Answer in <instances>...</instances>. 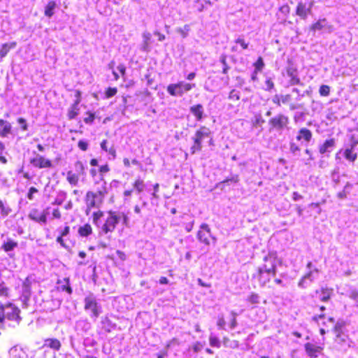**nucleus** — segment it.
I'll return each mask as SVG.
<instances>
[{
  "label": "nucleus",
  "mask_w": 358,
  "mask_h": 358,
  "mask_svg": "<svg viewBox=\"0 0 358 358\" xmlns=\"http://www.w3.org/2000/svg\"><path fill=\"white\" fill-rule=\"evenodd\" d=\"M84 308L86 311H90V317L96 320V318L102 313V307L101 304L97 302L96 296L92 293L89 294L84 299Z\"/></svg>",
  "instance_id": "f257e3e1"
},
{
  "label": "nucleus",
  "mask_w": 358,
  "mask_h": 358,
  "mask_svg": "<svg viewBox=\"0 0 358 358\" xmlns=\"http://www.w3.org/2000/svg\"><path fill=\"white\" fill-rule=\"evenodd\" d=\"M210 135V129L205 126H201L192 137L194 143L190 148L191 154L193 155L196 152L201 151L202 150V141L206 138H208Z\"/></svg>",
  "instance_id": "f03ea898"
},
{
  "label": "nucleus",
  "mask_w": 358,
  "mask_h": 358,
  "mask_svg": "<svg viewBox=\"0 0 358 358\" xmlns=\"http://www.w3.org/2000/svg\"><path fill=\"white\" fill-rule=\"evenodd\" d=\"M195 87V84L179 81L177 83L169 84L166 87L167 92L173 96L182 97L185 93Z\"/></svg>",
  "instance_id": "7ed1b4c3"
},
{
  "label": "nucleus",
  "mask_w": 358,
  "mask_h": 358,
  "mask_svg": "<svg viewBox=\"0 0 358 358\" xmlns=\"http://www.w3.org/2000/svg\"><path fill=\"white\" fill-rule=\"evenodd\" d=\"M289 119L288 116L279 113L268 120L269 131L273 130L282 132L284 129H288Z\"/></svg>",
  "instance_id": "20e7f679"
},
{
  "label": "nucleus",
  "mask_w": 358,
  "mask_h": 358,
  "mask_svg": "<svg viewBox=\"0 0 358 358\" xmlns=\"http://www.w3.org/2000/svg\"><path fill=\"white\" fill-rule=\"evenodd\" d=\"M264 264L259 266V268L264 269L267 273H273V277H275L277 273V255L274 252H269L264 258Z\"/></svg>",
  "instance_id": "39448f33"
},
{
  "label": "nucleus",
  "mask_w": 358,
  "mask_h": 358,
  "mask_svg": "<svg viewBox=\"0 0 358 358\" xmlns=\"http://www.w3.org/2000/svg\"><path fill=\"white\" fill-rule=\"evenodd\" d=\"M196 238L201 243L207 246L210 245V240H213L215 242L216 241V238L212 235L209 225L206 223H202L200 225V229L197 232Z\"/></svg>",
  "instance_id": "423d86ee"
},
{
  "label": "nucleus",
  "mask_w": 358,
  "mask_h": 358,
  "mask_svg": "<svg viewBox=\"0 0 358 358\" xmlns=\"http://www.w3.org/2000/svg\"><path fill=\"white\" fill-rule=\"evenodd\" d=\"M315 4L314 0H305L299 1L296 8V15L302 20H306L312 14V8Z\"/></svg>",
  "instance_id": "0eeeda50"
},
{
  "label": "nucleus",
  "mask_w": 358,
  "mask_h": 358,
  "mask_svg": "<svg viewBox=\"0 0 358 358\" xmlns=\"http://www.w3.org/2000/svg\"><path fill=\"white\" fill-rule=\"evenodd\" d=\"M104 199L101 193H96L88 191L86 194L85 201L88 209L96 208H99L103 202Z\"/></svg>",
  "instance_id": "6e6552de"
},
{
  "label": "nucleus",
  "mask_w": 358,
  "mask_h": 358,
  "mask_svg": "<svg viewBox=\"0 0 358 358\" xmlns=\"http://www.w3.org/2000/svg\"><path fill=\"white\" fill-rule=\"evenodd\" d=\"M108 215L105 221V223L101 227V231L104 234L112 232L115 230L116 225L118 224V219L117 216V212L109 211Z\"/></svg>",
  "instance_id": "1a4fd4ad"
},
{
  "label": "nucleus",
  "mask_w": 358,
  "mask_h": 358,
  "mask_svg": "<svg viewBox=\"0 0 358 358\" xmlns=\"http://www.w3.org/2000/svg\"><path fill=\"white\" fill-rule=\"evenodd\" d=\"M20 310L11 303L4 304V317L9 320L17 322V324L21 321L20 316Z\"/></svg>",
  "instance_id": "9d476101"
},
{
  "label": "nucleus",
  "mask_w": 358,
  "mask_h": 358,
  "mask_svg": "<svg viewBox=\"0 0 358 358\" xmlns=\"http://www.w3.org/2000/svg\"><path fill=\"white\" fill-rule=\"evenodd\" d=\"M48 208L43 212H41L37 208H31L28 214V217L35 222L45 224L47 223V215L48 214Z\"/></svg>",
  "instance_id": "9b49d317"
},
{
  "label": "nucleus",
  "mask_w": 358,
  "mask_h": 358,
  "mask_svg": "<svg viewBox=\"0 0 358 358\" xmlns=\"http://www.w3.org/2000/svg\"><path fill=\"white\" fill-rule=\"evenodd\" d=\"M34 154L36 155V157L31 159L30 160V163L34 166L38 167L39 169L52 167V164L50 160L45 159L38 154H36V152H34Z\"/></svg>",
  "instance_id": "f8f14e48"
},
{
  "label": "nucleus",
  "mask_w": 358,
  "mask_h": 358,
  "mask_svg": "<svg viewBox=\"0 0 358 358\" xmlns=\"http://www.w3.org/2000/svg\"><path fill=\"white\" fill-rule=\"evenodd\" d=\"M271 277H273V273H267L264 271V269L259 268L257 273L253 274V278L258 280L261 287H264L268 282H269Z\"/></svg>",
  "instance_id": "ddd939ff"
},
{
  "label": "nucleus",
  "mask_w": 358,
  "mask_h": 358,
  "mask_svg": "<svg viewBox=\"0 0 358 358\" xmlns=\"http://www.w3.org/2000/svg\"><path fill=\"white\" fill-rule=\"evenodd\" d=\"M287 74L290 78L289 84L292 86L299 85H303V83L301 81L298 76L297 69L292 64L289 65L287 68Z\"/></svg>",
  "instance_id": "4468645a"
},
{
  "label": "nucleus",
  "mask_w": 358,
  "mask_h": 358,
  "mask_svg": "<svg viewBox=\"0 0 358 358\" xmlns=\"http://www.w3.org/2000/svg\"><path fill=\"white\" fill-rule=\"evenodd\" d=\"M313 138V134L310 130L307 128H301L299 130L297 136L296 137V140L301 141V143H305L307 145Z\"/></svg>",
  "instance_id": "2eb2a0df"
},
{
  "label": "nucleus",
  "mask_w": 358,
  "mask_h": 358,
  "mask_svg": "<svg viewBox=\"0 0 358 358\" xmlns=\"http://www.w3.org/2000/svg\"><path fill=\"white\" fill-rule=\"evenodd\" d=\"M31 282L29 278L27 277L23 282L22 287V298L24 303H27L30 299L31 294Z\"/></svg>",
  "instance_id": "dca6fc26"
},
{
  "label": "nucleus",
  "mask_w": 358,
  "mask_h": 358,
  "mask_svg": "<svg viewBox=\"0 0 358 358\" xmlns=\"http://www.w3.org/2000/svg\"><path fill=\"white\" fill-rule=\"evenodd\" d=\"M17 246V242L12 240L10 238H7L6 240L3 241L1 249L7 252L8 256L12 258L14 257V254L10 252H13Z\"/></svg>",
  "instance_id": "f3484780"
},
{
  "label": "nucleus",
  "mask_w": 358,
  "mask_h": 358,
  "mask_svg": "<svg viewBox=\"0 0 358 358\" xmlns=\"http://www.w3.org/2000/svg\"><path fill=\"white\" fill-rule=\"evenodd\" d=\"M336 147V141L334 138L326 140L322 145L319 146V152L324 155L330 153Z\"/></svg>",
  "instance_id": "a211bd4d"
},
{
  "label": "nucleus",
  "mask_w": 358,
  "mask_h": 358,
  "mask_svg": "<svg viewBox=\"0 0 358 358\" xmlns=\"http://www.w3.org/2000/svg\"><path fill=\"white\" fill-rule=\"evenodd\" d=\"M357 145V143L351 144L350 148H345L343 152V157L350 162L354 163L357 158V154L355 152V148Z\"/></svg>",
  "instance_id": "6ab92c4d"
},
{
  "label": "nucleus",
  "mask_w": 358,
  "mask_h": 358,
  "mask_svg": "<svg viewBox=\"0 0 358 358\" xmlns=\"http://www.w3.org/2000/svg\"><path fill=\"white\" fill-rule=\"evenodd\" d=\"M189 111L195 117L196 121L200 122L205 117V115H204V108L200 103L192 106L189 108Z\"/></svg>",
  "instance_id": "aec40b11"
},
{
  "label": "nucleus",
  "mask_w": 358,
  "mask_h": 358,
  "mask_svg": "<svg viewBox=\"0 0 358 358\" xmlns=\"http://www.w3.org/2000/svg\"><path fill=\"white\" fill-rule=\"evenodd\" d=\"M143 42L141 46V50L148 52L150 51V45L152 43V35L148 31H144L142 34Z\"/></svg>",
  "instance_id": "412c9836"
},
{
  "label": "nucleus",
  "mask_w": 358,
  "mask_h": 358,
  "mask_svg": "<svg viewBox=\"0 0 358 358\" xmlns=\"http://www.w3.org/2000/svg\"><path fill=\"white\" fill-rule=\"evenodd\" d=\"M333 294V289L328 287H322L320 290L316 291V295L322 302H327Z\"/></svg>",
  "instance_id": "4be33fe9"
},
{
  "label": "nucleus",
  "mask_w": 358,
  "mask_h": 358,
  "mask_svg": "<svg viewBox=\"0 0 358 358\" xmlns=\"http://www.w3.org/2000/svg\"><path fill=\"white\" fill-rule=\"evenodd\" d=\"M76 100L73 103V104L71 106V108L69 111V119H74L78 115V110H79V103L80 102V92L79 91H76Z\"/></svg>",
  "instance_id": "5701e85b"
},
{
  "label": "nucleus",
  "mask_w": 358,
  "mask_h": 358,
  "mask_svg": "<svg viewBox=\"0 0 358 358\" xmlns=\"http://www.w3.org/2000/svg\"><path fill=\"white\" fill-rule=\"evenodd\" d=\"M10 358H33V357H29L27 352L18 346H14L9 350Z\"/></svg>",
  "instance_id": "b1692460"
},
{
  "label": "nucleus",
  "mask_w": 358,
  "mask_h": 358,
  "mask_svg": "<svg viewBox=\"0 0 358 358\" xmlns=\"http://www.w3.org/2000/svg\"><path fill=\"white\" fill-rule=\"evenodd\" d=\"M57 284L59 285L57 289L62 292H66L69 294H71L73 292V289L70 286V280L68 278H64L62 280H58Z\"/></svg>",
  "instance_id": "393cba45"
},
{
  "label": "nucleus",
  "mask_w": 358,
  "mask_h": 358,
  "mask_svg": "<svg viewBox=\"0 0 358 358\" xmlns=\"http://www.w3.org/2000/svg\"><path fill=\"white\" fill-rule=\"evenodd\" d=\"M11 124L8 121L0 120V136L6 137L11 132Z\"/></svg>",
  "instance_id": "a878e982"
},
{
  "label": "nucleus",
  "mask_w": 358,
  "mask_h": 358,
  "mask_svg": "<svg viewBox=\"0 0 358 358\" xmlns=\"http://www.w3.org/2000/svg\"><path fill=\"white\" fill-rule=\"evenodd\" d=\"M335 342L343 348H350L348 336L344 333L336 334Z\"/></svg>",
  "instance_id": "bb28decb"
},
{
  "label": "nucleus",
  "mask_w": 358,
  "mask_h": 358,
  "mask_svg": "<svg viewBox=\"0 0 358 358\" xmlns=\"http://www.w3.org/2000/svg\"><path fill=\"white\" fill-rule=\"evenodd\" d=\"M92 326L87 320H80L76 324V329L78 331L87 333Z\"/></svg>",
  "instance_id": "cd10ccee"
},
{
  "label": "nucleus",
  "mask_w": 358,
  "mask_h": 358,
  "mask_svg": "<svg viewBox=\"0 0 358 358\" xmlns=\"http://www.w3.org/2000/svg\"><path fill=\"white\" fill-rule=\"evenodd\" d=\"M353 185L350 182H347L343 187V189L342 191L339 192L336 196L338 199L343 200L348 198V196L350 194L351 189H352Z\"/></svg>",
  "instance_id": "c85d7f7f"
},
{
  "label": "nucleus",
  "mask_w": 358,
  "mask_h": 358,
  "mask_svg": "<svg viewBox=\"0 0 358 358\" xmlns=\"http://www.w3.org/2000/svg\"><path fill=\"white\" fill-rule=\"evenodd\" d=\"M305 350L309 356L317 357V354L321 352L322 348L319 346H315L312 343H308L305 344Z\"/></svg>",
  "instance_id": "c756f323"
},
{
  "label": "nucleus",
  "mask_w": 358,
  "mask_h": 358,
  "mask_svg": "<svg viewBox=\"0 0 358 358\" xmlns=\"http://www.w3.org/2000/svg\"><path fill=\"white\" fill-rule=\"evenodd\" d=\"M61 343L57 338H47L45 340L44 347H48L54 350H59L61 348Z\"/></svg>",
  "instance_id": "7c9ffc66"
},
{
  "label": "nucleus",
  "mask_w": 358,
  "mask_h": 358,
  "mask_svg": "<svg viewBox=\"0 0 358 358\" xmlns=\"http://www.w3.org/2000/svg\"><path fill=\"white\" fill-rule=\"evenodd\" d=\"M328 26L327 20L325 18L320 19L317 22L314 23L310 29L313 31L322 30Z\"/></svg>",
  "instance_id": "2f4dec72"
},
{
  "label": "nucleus",
  "mask_w": 358,
  "mask_h": 358,
  "mask_svg": "<svg viewBox=\"0 0 358 358\" xmlns=\"http://www.w3.org/2000/svg\"><path fill=\"white\" fill-rule=\"evenodd\" d=\"M57 6V3L55 1H50L46 5L45 8V15L51 17L54 15V10Z\"/></svg>",
  "instance_id": "473e14b6"
},
{
  "label": "nucleus",
  "mask_w": 358,
  "mask_h": 358,
  "mask_svg": "<svg viewBox=\"0 0 358 358\" xmlns=\"http://www.w3.org/2000/svg\"><path fill=\"white\" fill-rule=\"evenodd\" d=\"M92 233V229L89 224H85L78 229V234L80 236L87 237Z\"/></svg>",
  "instance_id": "72a5a7b5"
},
{
  "label": "nucleus",
  "mask_w": 358,
  "mask_h": 358,
  "mask_svg": "<svg viewBox=\"0 0 358 358\" xmlns=\"http://www.w3.org/2000/svg\"><path fill=\"white\" fill-rule=\"evenodd\" d=\"M100 181L102 182L101 186L96 192L100 194L101 193V194H103V198L104 199L105 196L108 194L109 188L107 187V182L103 176L100 177Z\"/></svg>",
  "instance_id": "f704fd0d"
},
{
  "label": "nucleus",
  "mask_w": 358,
  "mask_h": 358,
  "mask_svg": "<svg viewBox=\"0 0 358 358\" xmlns=\"http://www.w3.org/2000/svg\"><path fill=\"white\" fill-rule=\"evenodd\" d=\"M66 179L71 185L76 186L78 183L79 176L78 174L73 173L71 171H69L67 172Z\"/></svg>",
  "instance_id": "c9c22d12"
},
{
  "label": "nucleus",
  "mask_w": 358,
  "mask_h": 358,
  "mask_svg": "<svg viewBox=\"0 0 358 358\" xmlns=\"http://www.w3.org/2000/svg\"><path fill=\"white\" fill-rule=\"evenodd\" d=\"M11 212L10 207L0 200V217H6Z\"/></svg>",
  "instance_id": "e433bc0d"
},
{
  "label": "nucleus",
  "mask_w": 358,
  "mask_h": 358,
  "mask_svg": "<svg viewBox=\"0 0 358 358\" xmlns=\"http://www.w3.org/2000/svg\"><path fill=\"white\" fill-rule=\"evenodd\" d=\"M346 322L343 319H339L335 324L334 331L335 334H340L343 332V328L345 327Z\"/></svg>",
  "instance_id": "4c0bfd02"
},
{
  "label": "nucleus",
  "mask_w": 358,
  "mask_h": 358,
  "mask_svg": "<svg viewBox=\"0 0 358 358\" xmlns=\"http://www.w3.org/2000/svg\"><path fill=\"white\" fill-rule=\"evenodd\" d=\"M223 344L225 347H228L232 349L238 348L239 346V343L238 341H230L227 337H224L223 338Z\"/></svg>",
  "instance_id": "58836bf2"
},
{
  "label": "nucleus",
  "mask_w": 358,
  "mask_h": 358,
  "mask_svg": "<svg viewBox=\"0 0 358 358\" xmlns=\"http://www.w3.org/2000/svg\"><path fill=\"white\" fill-rule=\"evenodd\" d=\"M348 296L355 302V306L358 308V289L355 288L350 289L348 292Z\"/></svg>",
  "instance_id": "ea45409f"
},
{
  "label": "nucleus",
  "mask_w": 358,
  "mask_h": 358,
  "mask_svg": "<svg viewBox=\"0 0 358 358\" xmlns=\"http://www.w3.org/2000/svg\"><path fill=\"white\" fill-rule=\"evenodd\" d=\"M265 122V120L263 119L261 114H255L253 119L252 120V123L253 127H262V124Z\"/></svg>",
  "instance_id": "a19ab883"
},
{
  "label": "nucleus",
  "mask_w": 358,
  "mask_h": 358,
  "mask_svg": "<svg viewBox=\"0 0 358 358\" xmlns=\"http://www.w3.org/2000/svg\"><path fill=\"white\" fill-rule=\"evenodd\" d=\"M318 269L314 268L313 271H309L308 273L305 275V278L311 283L317 277Z\"/></svg>",
  "instance_id": "79ce46f5"
},
{
  "label": "nucleus",
  "mask_w": 358,
  "mask_h": 358,
  "mask_svg": "<svg viewBox=\"0 0 358 358\" xmlns=\"http://www.w3.org/2000/svg\"><path fill=\"white\" fill-rule=\"evenodd\" d=\"M117 218H119L118 219V223L120 221H122V224L124 226L128 227L129 219L124 213H122V212H117Z\"/></svg>",
  "instance_id": "37998d69"
},
{
  "label": "nucleus",
  "mask_w": 358,
  "mask_h": 358,
  "mask_svg": "<svg viewBox=\"0 0 358 358\" xmlns=\"http://www.w3.org/2000/svg\"><path fill=\"white\" fill-rule=\"evenodd\" d=\"M75 169L77 172L76 174H78V176H80V175L84 176L85 174V166L80 161H77L76 162Z\"/></svg>",
  "instance_id": "c03bdc74"
},
{
  "label": "nucleus",
  "mask_w": 358,
  "mask_h": 358,
  "mask_svg": "<svg viewBox=\"0 0 358 358\" xmlns=\"http://www.w3.org/2000/svg\"><path fill=\"white\" fill-rule=\"evenodd\" d=\"M331 180L334 182V187H336V185L339 184L340 182V176L338 174V171L336 169L332 171L331 173Z\"/></svg>",
  "instance_id": "a18cd8bd"
},
{
  "label": "nucleus",
  "mask_w": 358,
  "mask_h": 358,
  "mask_svg": "<svg viewBox=\"0 0 358 358\" xmlns=\"http://www.w3.org/2000/svg\"><path fill=\"white\" fill-rule=\"evenodd\" d=\"M209 342H210V345L212 347H215V348H220L221 343H220V339L217 337L210 335V338H209Z\"/></svg>",
  "instance_id": "49530a36"
},
{
  "label": "nucleus",
  "mask_w": 358,
  "mask_h": 358,
  "mask_svg": "<svg viewBox=\"0 0 358 358\" xmlns=\"http://www.w3.org/2000/svg\"><path fill=\"white\" fill-rule=\"evenodd\" d=\"M319 93L321 96H327L330 94V87L328 85H322L320 86Z\"/></svg>",
  "instance_id": "de8ad7c7"
},
{
  "label": "nucleus",
  "mask_w": 358,
  "mask_h": 358,
  "mask_svg": "<svg viewBox=\"0 0 358 358\" xmlns=\"http://www.w3.org/2000/svg\"><path fill=\"white\" fill-rule=\"evenodd\" d=\"M117 92L116 87H108L105 92V98L109 99L114 96Z\"/></svg>",
  "instance_id": "09e8293b"
},
{
  "label": "nucleus",
  "mask_w": 358,
  "mask_h": 358,
  "mask_svg": "<svg viewBox=\"0 0 358 358\" xmlns=\"http://www.w3.org/2000/svg\"><path fill=\"white\" fill-rule=\"evenodd\" d=\"M144 186L145 185L143 180L141 179L136 180L134 184V187L138 191V193L143 190Z\"/></svg>",
  "instance_id": "8fccbe9b"
},
{
  "label": "nucleus",
  "mask_w": 358,
  "mask_h": 358,
  "mask_svg": "<svg viewBox=\"0 0 358 358\" xmlns=\"http://www.w3.org/2000/svg\"><path fill=\"white\" fill-rule=\"evenodd\" d=\"M8 288L6 286L4 282H0V296H8Z\"/></svg>",
  "instance_id": "3c124183"
},
{
  "label": "nucleus",
  "mask_w": 358,
  "mask_h": 358,
  "mask_svg": "<svg viewBox=\"0 0 358 358\" xmlns=\"http://www.w3.org/2000/svg\"><path fill=\"white\" fill-rule=\"evenodd\" d=\"M254 65H255V71H257L259 72L262 71V70L264 66L263 59L261 57H259L257 59V60L256 61V62L254 64Z\"/></svg>",
  "instance_id": "603ef678"
},
{
  "label": "nucleus",
  "mask_w": 358,
  "mask_h": 358,
  "mask_svg": "<svg viewBox=\"0 0 358 358\" xmlns=\"http://www.w3.org/2000/svg\"><path fill=\"white\" fill-rule=\"evenodd\" d=\"M189 31V26L188 24H185L184 26V29H182V28L177 29V32L180 34L181 36H182V38H184L187 36V34H188L187 33Z\"/></svg>",
  "instance_id": "864d4df0"
},
{
  "label": "nucleus",
  "mask_w": 358,
  "mask_h": 358,
  "mask_svg": "<svg viewBox=\"0 0 358 358\" xmlns=\"http://www.w3.org/2000/svg\"><path fill=\"white\" fill-rule=\"evenodd\" d=\"M220 62L223 65V68H222V73L224 74H227L228 73V71L229 69V66H228V64H227V59H226V57L225 56H222L220 57Z\"/></svg>",
  "instance_id": "5fc2aeb1"
},
{
  "label": "nucleus",
  "mask_w": 358,
  "mask_h": 358,
  "mask_svg": "<svg viewBox=\"0 0 358 358\" xmlns=\"http://www.w3.org/2000/svg\"><path fill=\"white\" fill-rule=\"evenodd\" d=\"M312 94V89L310 87H309V88L305 91H303L302 93H301V95H299V96H296L295 98V100L296 101H301V99H303V97H304L305 96H310Z\"/></svg>",
  "instance_id": "6e6d98bb"
},
{
  "label": "nucleus",
  "mask_w": 358,
  "mask_h": 358,
  "mask_svg": "<svg viewBox=\"0 0 358 358\" xmlns=\"http://www.w3.org/2000/svg\"><path fill=\"white\" fill-rule=\"evenodd\" d=\"M103 215V213L101 210H99L97 212H94L93 213V222L95 224H99V221L100 218Z\"/></svg>",
  "instance_id": "4d7b16f0"
},
{
  "label": "nucleus",
  "mask_w": 358,
  "mask_h": 358,
  "mask_svg": "<svg viewBox=\"0 0 358 358\" xmlns=\"http://www.w3.org/2000/svg\"><path fill=\"white\" fill-rule=\"evenodd\" d=\"M265 90L271 92L274 89V83L271 78H267L265 81Z\"/></svg>",
  "instance_id": "13d9d810"
},
{
  "label": "nucleus",
  "mask_w": 358,
  "mask_h": 358,
  "mask_svg": "<svg viewBox=\"0 0 358 358\" xmlns=\"http://www.w3.org/2000/svg\"><path fill=\"white\" fill-rule=\"evenodd\" d=\"M289 150L293 155H296L300 151V148L296 143H290Z\"/></svg>",
  "instance_id": "bf43d9fd"
},
{
  "label": "nucleus",
  "mask_w": 358,
  "mask_h": 358,
  "mask_svg": "<svg viewBox=\"0 0 358 358\" xmlns=\"http://www.w3.org/2000/svg\"><path fill=\"white\" fill-rule=\"evenodd\" d=\"M88 143L85 140H80L78 143V148L83 150L86 151L88 149Z\"/></svg>",
  "instance_id": "052dcab7"
},
{
  "label": "nucleus",
  "mask_w": 358,
  "mask_h": 358,
  "mask_svg": "<svg viewBox=\"0 0 358 358\" xmlns=\"http://www.w3.org/2000/svg\"><path fill=\"white\" fill-rule=\"evenodd\" d=\"M102 323L104 325L107 324V327L106 326L104 327L107 331H110V329L113 326V324H112V322L107 317H106L102 320Z\"/></svg>",
  "instance_id": "680f3d73"
},
{
  "label": "nucleus",
  "mask_w": 358,
  "mask_h": 358,
  "mask_svg": "<svg viewBox=\"0 0 358 358\" xmlns=\"http://www.w3.org/2000/svg\"><path fill=\"white\" fill-rule=\"evenodd\" d=\"M310 283L305 278V275L300 280L298 283V286L301 288H306Z\"/></svg>",
  "instance_id": "e2e57ef3"
},
{
  "label": "nucleus",
  "mask_w": 358,
  "mask_h": 358,
  "mask_svg": "<svg viewBox=\"0 0 358 358\" xmlns=\"http://www.w3.org/2000/svg\"><path fill=\"white\" fill-rule=\"evenodd\" d=\"M17 122L21 125V128L23 131H27L28 129V125L24 118L19 117L17 119Z\"/></svg>",
  "instance_id": "0e129e2a"
},
{
  "label": "nucleus",
  "mask_w": 358,
  "mask_h": 358,
  "mask_svg": "<svg viewBox=\"0 0 358 358\" xmlns=\"http://www.w3.org/2000/svg\"><path fill=\"white\" fill-rule=\"evenodd\" d=\"M38 192V190L36 187H31L27 193V198L29 199V200H30V201L33 200L34 199V194L37 193Z\"/></svg>",
  "instance_id": "69168bd1"
},
{
  "label": "nucleus",
  "mask_w": 358,
  "mask_h": 358,
  "mask_svg": "<svg viewBox=\"0 0 358 358\" xmlns=\"http://www.w3.org/2000/svg\"><path fill=\"white\" fill-rule=\"evenodd\" d=\"M281 102L284 104L289 103L292 100V96L290 94H281L280 95Z\"/></svg>",
  "instance_id": "338daca9"
},
{
  "label": "nucleus",
  "mask_w": 358,
  "mask_h": 358,
  "mask_svg": "<svg viewBox=\"0 0 358 358\" xmlns=\"http://www.w3.org/2000/svg\"><path fill=\"white\" fill-rule=\"evenodd\" d=\"M279 10L281 13H282L285 16H287L290 12V8L288 5L285 4L282 6Z\"/></svg>",
  "instance_id": "774afa93"
}]
</instances>
